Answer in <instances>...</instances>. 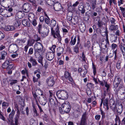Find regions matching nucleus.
I'll use <instances>...</instances> for the list:
<instances>
[{"label": "nucleus", "mask_w": 125, "mask_h": 125, "mask_svg": "<svg viewBox=\"0 0 125 125\" xmlns=\"http://www.w3.org/2000/svg\"><path fill=\"white\" fill-rule=\"evenodd\" d=\"M64 50L63 48L61 47H59L58 49V52L63 53Z\"/></svg>", "instance_id": "obj_36"}, {"label": "nucleus", "mask_w": 125, "mask_h": 125, "mask_svg": "<svg viewBox=\"0 0 125 125\" xmlns=\"http://www.w3.org/2000/svg\"><path fill=\"white\" fill-rule=\"evenodd\" d=\"M30 21L32 23L33 25L34 26H36L37 24L36 20L34 19L32 20V21Z\"/></svg>", "instance_id": "obj_46"}, {"label": "nucleus", "mask_w": 125, "mask_h": 125, "mask_svg": "<svg viewBox=\"0 0 125 125\" xmlns=\"http://www.w3.org/2000/svg\"><path fill=\"white\" fill-rule=\"evenodd\" d=\"M34 38L35 41H36L37 42L40 40L41 39L39 37L38 35L36 34H35L34 35Z\"/></svg>", "instance_id": "obj_34"}, {"label": "nucleus", "mask_w": 125, "mask_h": 125, "mask_svg": "<svg viewBox=\"0 0 125 125\" xmlns=\"http://www.w3.org/2000/svg\"><path fill=\"white\" fill-rule=\"evenodd\" d=\"M56 94L58 98L62 99H66L68 97V92L64 90H58L56 93Z\"/></svg>", "instance_id": "obj_3"}, {"label": "nucleus", "mask_w": 125, "mask_h": 125, "mask_svg": "<svg viewBox=\"0 0 125 125\" xmlns=\"http://www.w3.org/2000/svg\"><path fill=\"white\" fill-rule=\"evenodd\" d=\"M119 85H121V87H123V84L121 82V79L119 77L116 76L113 82L114 86L115 88H116Z\"/></svg>", "instance_id": "obj_6"}, {"label": "nucleus", "mask_w": 125, "mask_h": 125, "mask_svg": "<svg viewBox=\"0 0 125 125\" xmlns=\"http://www.w3.org/2000/svg\"><path fill=\"white\" fill-rule=\"evenodd\" d=\"M7 31H12L15 30V27L13 26H7L5 27Z\"/></svg>", "instance_id": "obj_21"}, {"label": "nucleus", "mask_w": 125, "mask_h": 125, "mask_svg": "<svg viewBox=\"0 0 125 125\" xmlns=\"http://www.w3.org/2000/svg\"><path fill=\"white\" fill-rule=\"evenodd\" d=\"M15 114V111L13 109H12L9 115V118L10 120H12Z\"/></svg>", "instance_id": "obj_26"}, {"label": "nucleus", "mask_w": 125, "mask_h": 125, "mask_svg": "<svg viewBox=\"0 0 125 125\" xmlns=\"http://www.w3.org/2000/svg\"><path fill=\"white\" fill-rule=\"evenodd\" d=\"M101 117V116L100 115H96L95 116V118L96 120H99Z\"/></svg>", "instance_id": "obj_62"}, {"label": "nucleus", "mask_w": 125, "mask_h": 125, "mask_svg": "<svg viewBox=\"0 0 125 125\" xmlns=\"http://www.w3.org/2000/svg\"><path fill=\"white\" fill-rule=\"evenodd\" d=\"M74 52L77 53L79 52L78 45L77 44V45L74 47Z\"/></svg>", "instance_id": "obj_38"}, {"label": "nucleus", "mask_w": 125, "mask_h": 125, "mask_svg": "<svg viewBox=\"0 0 125 125\" xmlns=\"http://www.w3.org/2000/svg\"><path fill=\"white\" fill-rule=\"evenodd\" d=\"M108 99H105L104 101L103 105H105L108 104Z\"/></svg>", "instance_id": "obj_51"}, {"label": "nucleus", "mask_w": 125, "mask_h": 125, "mask_svg": "<svg viewBox=\"0 0 125 125\" xmlns=\"http://www.w3.org/2000/svg\"><path fill=\"white\" fill-rule=\"evenodd\" d=\"M34 15L32 13H30L28 15V18L30 21H32L34 19Z\"/></svg>", "instance_id": "obj_25"}, {"label": "nucleus", "mask_w": 125, "mask_h": 125, "mask_svg": "<svg viewBox=\"0 0 125 125\" xmlns=\"http://www.w3.org/2000/svg\"><path fill=\"white\" fill-rule=\"evenodd\" d=\"M49 92L50 93V97L52 98L53 97H54V92L52 91H49Z\"/></svg>", "instance_id": "obj_44"}, {"label": "nucleus", "mask_w": 125, "mask_h": 125, "mask_svg": "<svg viewBox=\"0 0 125 125\" xmlns=\"http://www.w3.org/2000/svg\"><path fill=\"white\" fill-rule=\"evenodd\" d=\"M33 112L34 116H38L39 114L37 113V111L35 108H33Z\"/></svg>", "instance_id": "obj_40"}, {"label": "nucleus", "mask_w": 125, "mask_h": 125, "mask_svg": "<svg viewBox=\"0 0 125 125\" xmlns=\"http://www.w3.org/2000/svg\"><path fill=\"white\" fill-rule=\"evenodd\" d=\"M50 19L49 17L45 18L44 19V21L45 23L47 24H49V23Z\"/></svg>", "instance_id": "obj_55"}, {"label": "nucleus", "mask_w": 125, "mask_h": 125, "mask_svg": "<svg viewBox=\"0 0 125 125\" xmlns=\"http://www.w3.org/2000/svg\"><path fill=\"white\" fill-rule=\"evenodd\" d=\"M21 24V22L19 21H16L14 23V26L16 27H19Z\"/></svg>", "instance_id": "obj_35"}, {"label": "nucleus", "mask_w": 125, "mask_h": 125, "mask_svg": "<svg viewBox=\"0 0 125 125\" xmlns=\"http://www.w3.org/2000/svg\"><path fill=\"white\" fill-rule=\"evenodd\" d=\"M117 47V45L113 43L112 45V47L113 50H115L116 48Z\"/></svg>", "instance_id": "obj_57"}, {"label": "nucleus", "mask_w": 125, "mask_h": 125, "mask_svg": "<svg viewBox=\"0 0 125 125\" xmlns=\"http://www.w3.org/2000/svg\"><path fill=\"white\" fill-rule=\"evenodd\" d=\"M56 24V21L54 20H51V22L50 23V25L52 27H54Z\"/></svg>", "instance_id": "obj_33"}, {"label": "nucleus", "mask_w": 125, "mask_h": 125, "mask_svg": "<svg viewBox=\"0 0 125 125\" xmlns=\"http://www.w3.org/2000/svg\"><path fill=\"white\" fill-rule=\"evenodd\" d=\"M9 64V60H7L2 65L3 68L4 69H6L7 70L11 69L13 67V64Z\"/></svg>", "instance_id": "obj_8"}, {"label": "nucleus", "mask_w": 125, "mask_h": 125, "mask_svg": "<svg viewBox=\"0 0 125 125\" xmlns=\"http://www.w3.org/2000/svg\"><path fill=\"white\" fill-rule=\"evenodd\" d=\"M62 107L59 108L60 112L62 114H64V112L68 113L71 109V106L70 104L68 102H65L62 105Z\"/></svg>", "instance_id": "obj_1"}, {"label": "nucleus", "mask_w": 125, "mask_h": 125, "mask_svg": "<svg viewBox=\"0 0 125 125\" xmlns=\"http://www.w3.org/2000/svg\"><path fill=\"white\" fill-rule=\"evenodd\" d=\"M22 24L25 26H28L30 25L29 22L27 20H23L22 21Z\"/></svg>", "instance_id": "obj_31"}, {"label": "nucleus", "mask_w": 125, "mask_h": 125, "mask_svg": "<svg viewBox=\"0 0 125 125\" xmlns=\"http://www.w3.org/2000/svg\"><path fill=\"white\" fill-rule=\"evenodd\" d=\"M93 70L94 74V75H95L96 73V69L95 66L94 64L93 65Z\"/></svg>", "instance_id": "obj_60"}, {"label": "nucleus", "mask_w": 125, "mask_h": 125, "mask_svg": "<svg viewBox=\"0 0 125 125\" xmlns=\"http://www.w3.org/2000/svg\"><path fill=\"white\" fill-rule=\"evenodd\" d=\"M20 116V115L16 114L14 118V121H18V120Z\"/></svg>", "instance_id": "obj_45"}, {"label": "nucleus", "mask_w": 125, "mask_h": 125, "mask_svg": "<svg viewBox=\"0 0 125 125\" xmlns=\"http://www.w3.org/2000/svg\"><path fill=\"white\" fill-rule=\"evenodd\" d=\"M118 27L117 25H110V29L112 31H116L118 29Z\"/></svg>", "instance_id": "obj_24"}, {"label": "nucleus", "mask_w": 125, "mask_h": 125, "mask_svg": "<svg viewBox=\"0 0 125 125\" xmlns=\"http://www.w3.org/2000/svg\"><path fill=\"white\" fill-rule=\"evenodd\" d=\"M87 71L86 69L83 70L81 71L80 73L81 76L83 77L85 76V75L87 73Z\"/></svg>", "instance_id": "obj_29"}, {"label": "nucleus", "mask_w": 125, "mask_h": 125, "mask_svg": "<svg viewBox=\"0 0 125 125\" xmlns=\"http://www.w3.org/2000/svg\"><path fill=\"white\" fill-rule=\"evenodd\" d=\"M121 49L122 51V52L123 54V56H124L125 52H124V50H125V47H124L122 45H121Z\"/></svg>", "instance_id": "obj_53"}, {"label": "nucleus", "mask_w": 125, "mask_h": 125, "mask_svg": "<svg viewBox=\"0 0 125 125\" xmlns=\"http://www.w3.org/2000/svg\"><path fill=\"white\" fill-rule=\"evenodd\" d=\"M46 56L47 59L49 61H51L54 57V53L53 52H48L46 53Z\"/></svg>", "instance_id": "obj_13"}, {"label": "nucleus", "mask_w": 125, "mask_h": 125, "mask_svg": "<svg viewBox=\"0 0 125 125\" xmlns=\"http://www.w3.org/2000/svg\"><path fill=\"white\" fill-rule=\"evenodd\" d=\"M53 6L54 10L56 11H60L62 9L61 5L59 2L55 3L53 5Z\"/></svg>", "instance_id": "obj_15"}, {"label": "nucleus", "mask_w": 125, "mask_h": 125, "mask_svg": "<svg viewBox=\"0 0 125 125\" xmlns=\"http://www.w3.org/2000/svg\"><path fill=\"white\" fill-rule=\"evenodd\" d=\"M46 81L47 84L49 86H52L54 84V82L52 77L48 78L47 80Z\"/></svg>", "instance_id": "obj_14"}, {"label": "nucleus", "mask_w": 125, "mask_h": 125, "mask_svg": "<svg viewBox=\"0 0 125 125\" xmlns=\"http://www.w3.org/2000/svg\"><path fill=\"white\" fill-rule=\"evenodd\" d=\"M118 121L119 125L120 124V120L118 115H116V118L115 119V123L117 124Z\"/></svg>", "instance_id": "obj_32"}, {"label": "nucleus", "mask_w": 125, "mask_h": 125, "mask_svg": "<svg viewBox=\"0 0 125 125\" xmlns=\"http://www.w3.org/2000/svg\"><path fill=\"white\" fill-rule=\"evenodd\" d=\"M54 0H45L47 4L51 6L54 5Z\"/></svg>", "instance_id": "obj_28"}, {"label": "nucleus", "mask_w": 125, "mask_h": 125, "mask_svg": "<svg viewBox=\"0 0 125 125\" xmlns=\"http://www.w3.org/2000/svg\"><path fill=\"white\" fill-rule=\"evenodd\" d=\"M31 8V5L28 3H25L23 6V10L25 12H29Z\"/></svg>", "instance_id": "obj_10"}, {"label": "nucleus", "mask_w": 125, "mask_h": 125, "mask_svg": "<svg viewBox=\"0 0 125 125\" xmlns=\"http://www.w3.org/2000/svg\"><path fill=\"white\" fill-rule=\"evenodd\" d=\"M97 24L98 27H101L103 25V23L101 21L98 20L97 22Z\"/></svg>", "instance_id": "obj_37"}, {"label": "nucleus", "mask_w": 125, "mask_h": 125, "mask_svg": "<svg viewBox=\"0 0 125 125\" xmlns=\"http://www.w3.org/2000/svg\"><path fill=\"white\" fill-rule=\"evenodd\" d=\"M10 84L11 85L16 83L18 81L17 80H11L10 81Z\"/></svg>", "instance_id": "obj_39"}, {"label": "nucleus", "mask_w": 125, "mask_h": 125, "mask_svg": "<svg viewBox=\"0 0 125 125\" xmlns=\"http://www.w3.org/2000/svg\"><path fill=\"white\" fill-rule=\"evenodd\" d=\"M40 56L39 57H39V59L38 60V62L39 63H41L42 66H43V64L42 62L43 58L41 56L40 57ZM37 58H38V57Z\"/></svg>", "instance_id": "obj_41"}, {"label": "nucleus", "mask_w": 125, "mask_h": 125, "mask_svg": "<svg viewBox=\"0 0 125 125\" xmlns=\"http://www.w3.org/2000/svg\"><path fill=\"white\" fill-rule=\"evenodd\" d=\"M31 3L33 6H36L37 5L36 4V0H28Z\"/></svg>", "instance_id": "obj_42"}, {"label": "nucleus", "mask_w": 125, "mask_h": 125, "mask_svg": "<svg viewBox=\"0 0 125 125\" xmlns=\"http://www.w3.org/2000/svg\"><path fill=\"white\" fill-rule=\"evenodd\" d=\"M123 0H119V1H118V5L119 6H120L121 4H123Z\"/></svg>", "instance_id": "obj_61"}, {"label": "nucleus", "mask_w": 125, "mask_h": 125, "mask_svg": "<svg viewBox=\"0 0 125 125\" xmlns=\"http://www.w3.org/2000/svg\"><path fill=\"white\" fill-rule=\"evenodd\" d=\"M73 36L71 37V40L70 42V44L71 45H74L76 42V37H75L73 39Z\"/></svg>", "instance_id": "obj_22"}, {"label": "nucleus", "mask_w": 125, "mask_h": 125, "mask_svg": "<svg viewBox=\"0 0 125 125\" xmlns=\"http://www.w3.org/2000/svg\"><path fill=\"white\" fill-rule=\"evenodd\" d=\"M79 10L81 12V13L83 14L85 11V10L84 8L83 5V4H80L78 6Z\"/></svg>", "instance_id": "obj_19"}, {"label": "nucleus", "mask_w": 125, "mask_h": 125, "mask_svg": "<svg viewBox=\"0 0 125 125\" xmlns=\"http://www.w3.org/2000/svg\"><path fill=\"white\" fill-rule=\"evenodd\" d=\"M79 28L81 31L84 32L85 29V25L84 24H81L79 25Z\"/></svg>", "instance_id": "obj_27"}, {"label": "nucleus", "mask_w": 125, "mask_h": 125, "mask_svg": "<svg viewBox=\"0 0 125 125\" xmlns=\"http://www.w3.org/2000/svg\"><path fill=\"white\" fill-rule=\"evenodd\" d=\"M49 31V28L48 27L45 26L42 32H41V34H40L43 37H45L48 34Z\"/></svg>", "instance_id": "obj_11"}, {"label": "nucleus", "mask_w": 125, "mask_h": 125, "mask_svg": "<svg viewBox=\"0 0 125 125\" xmlns=\"http://www.w3.org/2000/svg\"><path fill=\"white\" fill-rule=\"evenodd\" d=\"M6 48V46L5 45H1L0 46V51L3 50Z\"/></svg>", "instance_id": "obj_58"}, {"label": "nucleus", "mask_w": 125, "mask_h": 125, "mask_svg": "<svg viewBox=\"0 0 125 125\" xmlns=\"http://www.w3.org/2000/svg\"><path fill=\"white\" fill-rule=\"evenodd\" d=\"M86 86L88 88L90 89L92 88L93 84L91 83H89L87 84Z\"/></svg>", "instance_id": "obj_47"}, {"label": "nucleus", "mask_w": 125, "mask_h": 125, "mask_svg": "<svg viewBox=\"0 0 125 125\" xmlns=\"http://www.w3.org/2000/svg\"><path fill=\"white\" fill-rule=\"evenodd\" d=\"M91 93V91L90 89H89L87 91V94L88 96H90Z\"/></svg>", "instance_id": "obj_63"}, {"label": "nucleus", "mask_w": 125, "mask_h": 125, "mask_svg": "<svg viewBox=\"0 0 125 125\" xmlns=\"http://www.w3.org/2000/svg\"><path fill=\"white\" fill-rule=\"evenodd\" d=\"M64 76L66 79H68L70 81L72 82L73 81V80L71 76V74L68 71L65 72Z\"/></svg>", "instance_id": "obj_18"}, {"label": "nucleus", "mask_w": 125, "mask_h": 125, "mask_svg": "<svg viewBox=\"0 0 125 125\" xmlns=\"http://www.w3.org/2000/svg\"><path fill=\"white\" fill-rule=\"evenodd\" d=\"M35 42V41L34 39H30L28 40L27 44L30 46H32Z\"/></svg>", "instance_id": "obj_23"}, {"label": "nucleus", "mask_w": 125, "mask_h": 125, "mask_svg": "<svg viewBox=\"0 0 125 125\" xmlns=\"http://www.w3.org/2000/svg\"><path fill=\"white\" fill-rule=\"evenodd\" d=\"M121 62L120 61H118L116 64V67L117 69H120L121 68Z\"/></svg>", "instance_id": "obj_50"}, {"label": "nucleus", "mask_w": 125, "mask_h": 125, "mask_svg": "<svg viewBox=\"0 0 125 125\" xmlns=\"http://www.w3.org/2000/svg\"><path fill=\"white\" fill-rule=\"evenodd\" d=\"M29 61L32 63V66H35L38 64L36 60L32 57H31Z\"/></svg>", "instance_id": "obj_20"}, {"label": "nucleus", "mask_w": 125, "mask_h": 125, "mask_svg": "<svg viewBox=\"0 0 125 125\" xmlns=\"http://www.w3.org/2000/svg\"><path fill=\"white\" fill-rule=\"evenodd\" d=\"M7 56V53L6 52L3 51L1 52L0 55V60H4Z\"/></svg>", "instance_id": "obj_17"}, {"label": "nucleus", "mask_w": 125, "mask_h": 125, "mask_svg": "<svg viewBox=\"0 0 125 125\" xmlns=\"http://www.w3.org/2000/svg\"><path fill=\"white\" fill-rule=\"evenodd\" d=\"M38 100L36 101V103L38 104V102H39L40 104L42 105H45L47 103V100L46 97L44 95L42 96H39Z\"/></svg>", "instance_id": "obj_9"}, {"label": "nucleus", "mask_w": 125, "mask_h": 125, "mask_svg": "<svg viewBox=\"0 0 125 125\" xmlns=\"http://www.w3.org/2000/svg\"><path fill=\"white\" fill-rule=\"evenodd\" d=\"M56 46L55 45H53L51 48V50L52 51V52L53 53L55 52V49L56 48Z\"/></svg>", "instance_id": "obj_54"}, {"label": "nucleus", "mask_w": 125, "mask_h": 125, "mask_svg": "<svg viewBox=\"0 0 125 125\" xmlns=\"http://www.w3.org/2000/svg\"><path fill=\"white\" fill-rule=\"evenodd\" d=\"M42 24H40L38 26L37 29L38 30V32L39 34H41L40 31H41L42 29Z\"/></svg>", "instance_id": "obj_48"}, {"label": "nucleus", "mask_w": 125, "mask_h": 125, "mask_svg": "<svg viewBox=\"0 0 125 125\" xmlns=\"http://www.w3.org/2000/svg\"><path fill=\"white\" fill-rule=\"evenodd\" d=\"M26 40V39H24L21 40H19V41L20 42H21L23 43H24Z\"/></svg>", "instance_id": "obj_64"}, {"label": "nucleus", "mask_w": 125, "mask_h": 125, "mask_svg": "<svg viewBox=\"0 0 125 125\" xmlns=\"http://www.w3.org/2000/svg\"><path fill=\"white\" fill-rule=\"evenodd\" d=\"M51 31L52 34L55 38H57L59 41H61V38L60 34V31L59 27L57 26L55 30L54 31L53 28H51Z\"/></svg>", "instance_id": "obj_4"}, {"label": "nucleus", "mask_w": 125, "mask_h": 125, "mask_svg": "<svg viewBox=\"0 0 125 125\" xmlns=\"http://www.w3.org/2000/svg\"><path fill=\"white\" fill-rule=\"evenodd\" d=\"M32 94L34 99L35 101L38 100L39 96H42L44 95L42 91L40 89H37L35 90L34 92H32Z\"/></svg>", "instance_id": "obj_5"}, {"label": "nucleus", "mask_w": 125, "mask_h": 125, "mask_svg": "<svg viewBox=\"0 0 125 125\" xmlns=\"http://www.w3.org/2000/svg\"><path fill=\"white\" fill-rule=\"evenodd\" d=\"M49 104L52 105H54L55 104V101L52 97H50L49 99Z\"/></svg>", "instance_id": "obj_30"}, {"label": "nucleus", "mask_w": 125, "mask_h": 125, "mask_svg": "<svg viewBox=\"0 0 125 125\" xmlns=\"http://www.w3.org/2000/svg\"><path fill=\"white\" fill-rule=\"evenodd\" d=\"M43 46L41 43L39 42H37L34 45V49L35 56L37 58L41 55L40 53L42 50Z\"/></svg>", "instance_id": "obj_2"}, {"label": "nucleus", "mask_w": 125, "mask_h": 125, "mask_svg": "<svg viewBox=\"0 0 125 125\" xmlns=\"http://www.w3.org/2000/svg\"><path fill=\"white\" fill-rule=\"evenodd\" d=\"M110 21L111 25H115V20L113 18H111L110 20Z\"/></svg>", "instance_id": "obj_52"}, {"label": "nucleus", "mask_w": 125, "mask_h": 125, "mask_svg": "<svg viewBox=\"0 0 125 125\" xmlns=\"http://www.w3.org/2000/svg\"><path fill=\"white\" fill-rule=\"evenodd\" d=\"M96 4L95 2H93L92 3V7L93 10H94L96 7Z\"/></svg>", "instance_id": "obj_49"}, {"label": "nucleus", "mask_w": 125, "mask_h": 125, "mask_svg": "<svg viewBox=\"0 0 125 125\" xmlns=\"http://www.w3.org/2000/svg\"><path fill=\"white\" fill-rule=\"evenodd\" d=\"M5 37L4 33L0 31V41L2 40Z\"/></svg>", "instance_id": "obj_43"}, {"label": "nucleus", "mask_w": 125, "mask_h": 125, "mask_svg": "<svg viewBox=\"0 0 125 125\" xmlns=\"http://www.w3.org/2000/svg\"><path fill=\"white\" fill-rule=\"evenodd\" d=\"M120 94H124V95H125V91L124 89H121L120 90Z\"/></svg>", "instance_id": "obj_59"}, {"label": "nucleus", "mask_w": 125, "mask_h": 125, "mask_svg": "<svg viewBox=\"0 0 125 125\" xmlns=\"http://www.w3.org/2000/svg\"><path fill=\"white\" fill-rule=\"evenodd\" d=\"M87 117L85 113H84L82 115L80 121V125H86Z\"/></svg>", "instance_id": "obj_12"}, {"label": "nucleus", "mask_w": 125, "mask_h": 125, "mask_svg": "<svg viewBox=\"0 0 125 125\" xmlns=\"http://www.w3.org/2000/svg\"><path fill=\"white\" fill-rule=\"evenodd\" d=\"M33 52V49L32 48H30L29 50L28 54H32Z\"/></svg>", "instance_id": "obj_56"}, {"label": "nucleus", "mask_w": 125, "mask_h": 125, "mask_svg": "<svg viewBox=\"0 0 125 125\" xmlns=\"http://www.w3.org/2000/svg\"><path fill=\"white\" fill-rule=\"evenodd\" d=\"M8 50L11 53L15 52L18 50L17 46L15 44H11L9 46Z\"/></svg>", "instance_id": "obj_7"}, {"label": "nucleus", "mask_w": 125, "mask_h": 125, "mask_svg": "<svg viewBox=\"0 0 125 125\" xmlns=\"http://www.w3.org/2000/svg\"><path fill=\"white\" fill-rule=\"evenodd\" d=\"M116 106L117 112L119 114H121L123 111V107L122 104L120 103H117Z\"/></svg>", "instance_id": "obj_16"}]
</instances>
